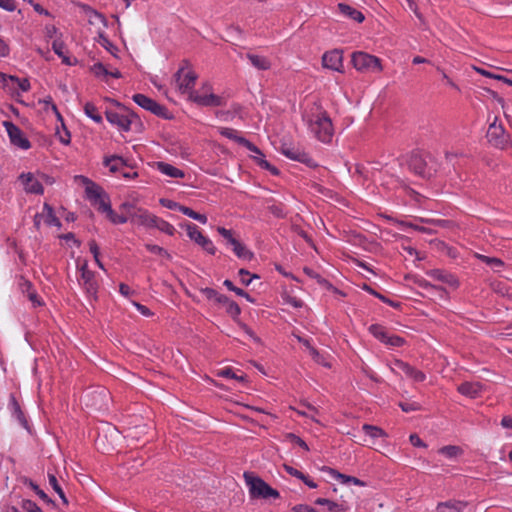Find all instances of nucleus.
<instances>
[{
  "label": "nucleus",
  "mask_w": 512,
  "mask_h": 512,
  "mask_svg": "<svg viewBox=\"0 0 512 512\" xmlns=\"http://www.w3.org/2000/svg\"><path fill=\"white\" fill-rule=\"evenodd\" d=\"M157 169L171 178H183L185 176L182 170L166 162H157Z\"/></svg>",
  "instance_id": "393cba45"
},
{
  "label": "nucleus",
  "mask_w": 512,
  "mask_h": 512,
  "mask_svg": "<svg viewBox=\"0 0 512 512\" xmlns=\"http://www.w3.org/2000/svg\"><path fill=\"white\" fill-rule=\"evenodd\" d=\"M368 330L375 338H377L378 340H380L383 343H385V341L389 335L387 333V331L385 330V328L379 324L370 325Z\"/></svg>",
  "instance_id": "a19ab883"
},
{
  "label": "nucleus",
  "mask_w": 512,
  "mask_h": 512,
  "mask_svg": "<svg viewBox=\"0 0 512 512\" xmlns=\"http://www.w3.org/2000/svg\"><path fill=\"white\" fill-rule=\"evenodd\" d=\"M438 452L448 459H455L463 454L462 448L455 445L443 446L442 448L439 449Z\"/></svg>",
  "instance_id": "f704fd0d"
},
{
  "label": "nucleus",
  "mask_w": 512,
  "mask_h": 512,
  "mask_svg": "<svg viewBox=\"0 0 512 512\" xmlns=\"http://www.w3.org/2000/svg\"><path fill=\"white\" fill-rule=\"evenodd\" d=\"M426 274L439 281V282H442V283H445L451 287H456L458 286V281L457 279L450 273L442 270V269H432V270H428L426 272Z\"/></svg>",
  "instance_id": "412c9836"
},
{
  "label": "nucleus",
  "mask_w": 512,
  "mask_h": 512,
  "mask_svg": "<svg viewBox=\"0 0 512 512\" xmlns=\"http://www.w3.org/2000/svg\"><path fill=\"white\" fill-rule=\"evenodd\" d=\"M311 133L321 142L330 143L334 135L332 121L326 112H319L307 121Z\"/></svg>",
  "instance_id": "f03ea898"
},
{
  "label": "nucleus",
  "mask_w": 512,
  "mask_h": 512,
  "mask_svg": "<svg viewBox=\"0 0 512 512\" xmlns=\"http://www.w3.org/2000/svg\"><path fill=\"white\" fill-rule=\"evenodd\" d=\"M315 504L326 506L329 511H337V510H339L338 509L339 505L336 502L331 501V500L326 499V498H318L315 501Z\"/></svg>",
  "instance_id": "5fc2aeb1"
},
{
  "label": "nucleus",
  "mask_w": 512,
  "mask_h": 512,
  "mask_svg": "<svg viewBox=\"0 0 512 512\" xmlns=\"http://www.w3.org/2000/svg\"><path fill=\"white\" fill-rule=\"evenodd\" d=\"M48 481H49L50 486L59 495V497L63 500V502L67 503L68 501L65 497V493H64L63 489L61 488V486L57 480V477L52 473H48Z\"/></svg>",
  "instance_id": "c03bdc74"
},
{
  "label": "nucleus",
  "mask_w": 512,
  "mask_h": 512,
  "mask_svg": "<svg viewBox=\"0 0 512 512\" xmlns=\"http://www.w3.org/2000/svg\"><path fill=\"white\" fill-rule=\"evenodd\" d=\"M406 279L409 281H412L415 285L418 287L430 292V293H436L441 298L445 297L446 290L442 288L441 286H436L428 282L426 279L417 276V275H408L406 276Z\"/></svg>",
  "instance_id": "a211bd4d"
},
{
  "label": "nucleus",
  "mask_w": 512,
  "mask_h": 512,
  "mask_svg": "<svg viewBox=\"0 0 512 512\" xmlns=\"http://www.w3.org/2000/svg\"><path fill=\"white\" fill-rule=\"evenodd\" d=\"M52 49L56 55H58L59 57H62L64 54V50H65V44L59 38L54 39V41L52 42Z\"/></svg>",
  "instance_id": "13d9d810"
},
{
  "label": "nucleus",
  "mask_w": 512,
  "mask_h": 512,
  "mask_svg": "<svg viewBox=\"0 0 512 512\" xmlns=\"http://www.w3.org/2000/svg\"><path fill=\"white\" fill-rule=\"evenodd\" d=\"M11 411L13 416L17 419V421L20 423L21 426L27 427V420L25 418L24 413L22 412L20 405L16 401L14 397H11L10 403Z\"/></svg>",
  "instance_id": "7c9ffc66"
},
{
  "label": "nucleus",
  "mask_w": 512,
  "mask_h": 512,
  "mask_svg": "<svg viewBox=\"0 0 512 512\" xmlns=\"http://www.w3.org/2000/svg\"><path fill=\"white\" fill-rule=\"evenodd\" d=\"M0 7L9 12H12L17 8L14 0H0Z\"/></svg>",
  "instance_id": "774afa93"
},
{
  "label": "nucleus",
  "mask_w": 512,
  "mask_h": 512,
  "mask_svg": "<svg viewBox=\"0 0 512 512\" xmlns=\"http://www.w3.org/2000/svg\"><path fill=\"white\" fill-rule=\"evenodd\" d=\"M220 375L223 376V377H226V378L236 379L238 381H243L244 380V376L243 375L238 376L231 368L223 369L221 371Z\"/></svg>",
  "instance_id": "0e129e2a"
},
{
  "label": "nucleus",
  "mask_w": 512,
  "mask_h": 512,
  "mask_svg": "<svg viewBox=\"0 0 512 512\" xmlns=\"http://www.w3.org/2000/svg\"><path fill=\"white\" fill-rule=\"evenodd\" d=\"M268 211L277 218L286 217V211L282 204H271L268 206Z\"/></svg>",
  "instance_id": "603ef678"
},
{
  "label": "nucleus",
  "mask_w": 512,
  "mask_h": 512,
  "mask_svg": "<svg viewBox=\"0 0 512 512\" xmlns=\"http://www.w3.org/2000/svg\"><path fill=\"white\" fill-rule=\"evenodd\" d=\"M338 9L343 16H345L349 19H352L358 23L363 22L365 19L364 15L361 11H359L345 3H339Z\"/></svg>",
  "instance_id": "b1692460"
},
{
  "label": "nucleus",
  "mask_w": 512,
  "mask_h": 512,
  "mask_svg": "<svg viewBox=\"0 0 512 512\" xmlns=\"http://www.w3.org/2000/svg\"><path fill=\"white\" fill-rule=\"evenodd\" d=\"M188 237L194 241L196 244L201 246L207 253L214 255L217 251L213 242L206 236L202 234L199 228L193 224L188 223L185 225Z\"/></svg>",
  "instance_id": "1a4fd4ad"
},
{
  "label": "nucleus",
  "mask_w": 512,
  "mask_h": 512,
  "mask_svg": "<svg viewBox=\"0 0 512 512\" xmlns=\"http://www.w3.org/2000/svg\"><path fill=\"white\" fill-rule=\"evenodd\" d=\"M232 250L239 259L251 261L254 258V253L241 242H239V244L236 245Z\"/></svg>",
  "instance_id": "72a5a7b5"
},
{
  "label": "nucleus",
  "mask_w": 512,
  "mask_h": 512,
  "mask_svg": "<svg viewBox=\"0 0 512 512\" xmlns=\"http://www.w3.org/2000/svg\"><path fill=\"white\" fill-rule=\"evenodd\" d=\"M9 82L16 84L22 92H27L30 89V82L28 79H20L13 75H6L0 72V86L7 87Z\"/></svg>",
  "instance_id": "4be33fe9"
},
{
  "label": "nucleus",
  "mask_w": 512,
  "mask_h": 512,
  "mask_svg": "<svg viewBox=\"0 0 512 512\" xmlns=\"http://www.w3.org/2000/svg\"><path fill=\"white\" fill-rule=\"evenodd\" d=\"M22 509L25 512H42L41 508L31 500H23L22 501Z\"/></svg>",
  "instance_id": "6e6d98bb"
},
{
  "label": "nucleus",
  "mask_w": 512,
  "mask_h": 512,
  "mask_svg": "<svg viewBox=\"0 0 512 512\" xmlns=\"http://www.w3.org/2000/svg\"><path fill=\"white\" fill-rule=\"evenodd\" d=\"M221 304L226 306V311L233 317L238 316L241 312L239 305L235 301L230 300L228 297L227 301L222 302Z\"/></svg>",
  "instance_id": "09e8293b"
},
{
  "label": "nucleus",
  "mask_w": 512,
  "mask_h": 512,
  "mask_svg": "<svg viewBox=\"0 0 512 512\" xmlns=\"http://www.w3.org/2000/svg\"><path fill=\"white\" fill-rule=\"evenodd\" d=\"M104 165L109 168L111 172H117L124 166V161L119 156H111L104 160Z\"/></svg>",
  "instance_id": "4c0bfd02"
},
{
  "label": "nucleus",
  "mask_w": 512,
  "mask_h": 512,
  "mask_svg": "<svg viewBox=\"0 0 512 512\" xmlns=\"http://www.w3.org/2000/svg\"><path fill=\"white\" fill-rule=\"evenodd\" d=\"M257 156H255V159L257 160V163L259 164V166L263 169H266L268 171H270L272 174L274 175H277L278 174V170L277 168H275L274 166H272L268 161H266L264 159V155H260V154H256Z\"/></svg>",
  "instance_id": "3c124183"
},
{
  "label": "nucleus",
  "mask_w": 512,
  "mask_h": 512,
  "mask_svg": "<svg viewBox=\"0 0 512 512\" xmlns=\"http://www.w3.org/2000/svg\"><path fill=\"white\" fill-rule=\"evenodd\" d=\"M486 138L489 144L496 149L508 150L512 147L511 135L506 131L502 123H498L497 117L490 123Z\"/></svg>",
  "instance_id": "7ed1b4c3"
},
{
  "label": "nucleus",
  "mask_w": 512,
  "mask_h": 512,
  "mask_svg": "<svg viewBox=\"0 0 512 512\" xmlns=\"http://www.w3.org/2000/svg\"><path fill=\"white\" fill-rule=\"evenodd\" d=\"M24 484L28 485L41 499L47 500V494L39 488L37 484L29 479H25Z\"/></svg>",
  "instance_id": "4d7b16f0"
},
{
  "label": "nucleus",
  "mask_w": 512,
  "mask_h": 512,
  "mask_svg": "<svg viewBox=\"0 0 512 512\" xmlns=\"http://www.w3.org/2000/svg\"><path fill=\"white\" fill-rule=\"evenodd\" d=\"M284 470L291 476L296 477L300 480H303L305 477V474L301 471L297 470L296 468L290 466V465H284Z\"/></svg>",
  "instance_id": "338daca9"
},
{
  "label": "nucleus",
  "mask_w": 512,
  "mask_h": 512,
  "mask_svg": "<svg viewBox=\"0 0 512 512\" xmlns=\"http://www.w3.org/2000/svg\"><path fill=\"white\" fill-rule=\"evenodd\" d=\"M484 385L480 382H463L457 387V391L466 397L477 398L483 393Z\"/></svg>",
  "instance_id": "f3484780"
},
{
  "label": "nucleus",
  "mask_w": 512,
  "mask_h": 512,
  "mask_svg": "<svg viewBox=\"0 0 512 512\" xmlns=\"http://www.w3.org/2000/svg\"><path fill=\"white\" fill-rule=\"evenodd\" d=\"M281 153L291 160L305 163L309 166L315 165L313 159L309 156V154L297 147L283 145L281 148Z\"/></svg>",
  "instance_id": "2eb2a0df"
},
{
  "label": "nucleus",
  "mask_w": 512,
  "mask_h": 512,
  "mask_svg": "<svg viewBox=\"0 0 512 512\" xmlns=\"http://www.w3.org/2000/svg\"><path fill=\"white\" fill-rule=\"evenodd\" d=\"M362 429L371 438L387 437L386 432L378 426L364 424Z\"/></svg>",
  "instance_id": "ea45409f"
},
{
  "label": "nucleus",
  "mask_w": 512,
  "mask_h": 512,
  "mask_svg": "<svg viewBox=\"0 0 512 512\" xmlns=\"http://www.w3.org/2000/svg\"><path fill=\"white\" fill-rule=\"evenodd\" d=\"M19 178L27 193L42 194L44 192L42 184L34 177L32 173L21 174Z\"/></svg>",
  "instance_id": "aec40b11"
},
{
  "label": "nucleus",
  "mask_w": 512,
  "mask_h": 512,
  "mask_svg": "<svg viewBox=\"0 0 512 512\" xmlns=\"http://www.w3.org/2000/svg\"><path fill=\"white\" fill-rule=\"evenodd\" d=\"M44 218V222L48 225V226H61V222L60 220L55 216L54 214V211L52 209V207L48 204H44L43 206V212L42 214H37L35 216V225L36 226H39L40 224V221L38 220L39 218Z\"/></svg>",
  "instance_id": "5701e85b"
},
{
  "label": "nucleus",
  "mask_w": 512,
  "mask_h": 512,
  "mask_svg": "<svg viewBox=\"0 0 512 512\" xmlns=\"http://www.w3.org/2000/svg\"><path fill=\"white\" fill-rule=\"evenodd\" d=\"M147 111L163 119L172 118V114L170 113V111L165 106L157 103L155 100L152 101V104L149 106Z\"/></svg>",
  "instance_id": "c756f323"
},
{
  "label": "nucleus",
  "mask_w": 512,
  "mask_h": 512,
  "mask_svg": "<svg viewBox=\"0 0 512 512\" xmlns=\"http://www.w3.org/2000/svg\"><path fill=\"white\" fill-rule=\"evenodd\" d=\"M197 74L188 67L182 66L175 74L177 87L181 93H187L189 98L194 90Z\"/></svg>",
  "instance_id": "423d86ee"
},
{
  "label": "nucleus",
  "mask_w": 512,
  "mask_h": 512,
  "mask_svg": "<svg viewBox=\"0 0 512 512\" xmlns=\"http://www.w3.org/2000/svg\"><path fill=\"white\" fill-rule=\"evenodd\" d=\"M3 126L9 136L11 143L21 149L27 150L31 144L29 140L24 136L21 129L10 121H4Z\"/></svg>",
  "instance_id": "f8f14e48"
},
{
  "label": "nucleus",
  "mask_w": 512,
  "mask_h": 512,
  "mask_svg": "<svg viewBox=\"0 0 512 512\" xmlns=\"http://www.w3.org/2000/svg\"><path fill=\"white\" fill-rule=\"evenodd\" d=\"M107 121L116 126L119 130L128 132L131 130V124L135 119H137V115L130 111L125 110L123 113L108 110L105 113Z\"/></svg>",
  "instance_id": "0eeeda50"
},
{
  "label": "nucleus",
  "mask_w": 512,
  "mask_h": 512,
  "mask_svg": "<svg viewBox=\"0 0 512 512\" xmlns=\"http://www.w3.org/2000/svg\"><path fill=\"white\" fill-rule=\"evenodd\" d=\"M391 371L395 374H398V371H401L415 382H423L426 379V375L422 371L400 359H396L392 362Z\"/></svg>",
  "instance_id": "9b49d317"
},
{
  "label": "nucleus",
  "mask_w": 512,
  "mask_h": 512,
  "mask_svg": "<svg viewBox=\"0 0 512 512\" xmlns=\"http://www.w3.org/2000/svg\"><path fill=\"white\" fill-rule=\"evenodd\" d=\"M145 247L152 254L159 255L160 257L165 258L166 260L172 259L171 254L163 247H160L155 244H146Z\"/></svg>",
  "instance_id": "a18cd8bd"
},
{
  "label": "nucleus",
  "mask_w": 512,
  "mask_h": 512,
  "mask_svg": "<svg viewBox=\"0 0 512 512\" xmlns=\"http://www.w3.org/2000/svg\"><path fill=\"white\" fill-rule=\"evenodd\" d=\"M85 186V196L89 202L97 207V210L104 213L113 224H124L128 221V216L117 214L111 207L110 198L104 189L86 176L77 175L75 177Z\"/></svg>",
  "instance_id": "f257e3e1"
},
{
  "label": "nucleus",
  "mask_w": 512,
  "mask_h": 512,
  "mask_svg": "<svg viewBox=\"0 0 512 512\" xmlns=\"http://www.w3.org/2000/svg\"><path fill=\"white\" fill-rule=\"evenodd\" d=\"M160 204L165 207V208H168V209H171V210H178L180 212V208H184V205H181L173 200H170V199H160Z\"/></svg>",
  "instance_id": "680f3d73"
},
{
  "label": "nucleus",
  "mask_w": 512,
  "mask_h": 512,
  "mask_svg": "<svg viewBox=\"0 0 512 512\" xmlns=\"http://www.w3.org/2000/svg\"><path fill=\"white\" fill-rule=\"evenodd\" d=\"M202 89L205 90L204 94H201L199 91L191 92V97L189 99L204 107H218L223 105L222 97L211 92L212 88L210 84H204Z\"/></svg>",
  "instance_id": "6e6552de"
},
{
  "label": "nucleus",
  "mask_w": 512,
  "mask_h": 512,
  "mask_svg": "<svg viewBox=\"0 0 512 512\" xmlns=\"http://www.w3.org/2000/svg\"><path fill=\"white\" fill-rule=\"evenodd\" d=\"M218 132L223 137L231 139V140L235 141L236 143L246 147L249 151H251L255 154L262 155L261 150L256 145H254L249 140H247L246 138L239 136L237 130H235L233 128H228V127H219Z\"/></svg>",
  "instance_id": "4468645a"
},
{
  "label": "nucleus",
  "mask_w": 512,
  "mask_h": 512,
  "mask_svg": "<svg viewBox=\"0 0 512 512\" xmlns=\"http://www.w3.org/2000/svg\"><path fill=\"white\" fill-rule=\"evenodd\" d=\"M79 285L85 292L90 302L96 301L98 296V282L94 272H86L83 277L78 279Z\"/></svg>",
  "instance_id": "ddd939ff"
},
{
  "label": "nucleus",
  "mask_w": 512,
  "mask_h": 512,
  "mask_svg": "<svg viewBox=\"0 0 512 512\" xmlns=\"http://www.w3.org/2000/svg\"><path fill=\"white\" fill-rule=\"evenodd\" d=\"M408 6L410 10L413 11L417 19L420 21L421 25H426V21L422 13L419 11L417 4L413 0H407Z\"/></svg>",
  "instance_id": "052dcab7"
},
{
  "label": "nucleus",
  "mask_w": 512,
  "mask_h": 512,
  "mask_svg": "<svg viewBox=\"0 0 512 512\" xmlns=\"http://www.w3.org/2000/svg\"><path fill=\"white\" fill-rule=\"evenodd\" d=\"M399 407L403 412L409 413L413 411H418L421 409V406L418 402H399Z\"/></svg>",
  "instance_id": "864d4df0"
},
{
  "label": "nucleus",
  "mask_w": 512,
  "mask_h": 512,
  "mask_svg": "<svg viewBox=\"0 0 512 512\" xmlns=\"http://www.w3.org/2000/svg\"><path fill=\"white\" fill-rule=\"evenodd\" d=\"M201 293L208 299V300H213L217 303H222V302H226L227 301V296L223 295V294H220L218 293L215 289L213 288H204L201 290Z\"/></svg>",
  "instance_id": "58836bf2"
},
{
  "label": "nucleus",
  "mask_w": 512,
  "mask_h": 512,
  "mask_svg": "<svg viewBox=\"0 0 512 512\" xmlns=\"http://www.w3.org/2000/svg\"><path fill=\"white\" fill-rule=\"evenodd\" d=\"M322 471L327 473L332 479L339 481L342 484H348L349 476L340 473L339 471L331 468V467H323Z\"/></svg>",
  "instance_id": "37998d69"
},
{
  "label": "nucleus",
  "mask_w": 512,
  "mask_h": 512,
  "mask_svg": "<svg viewBox=\"0 0 512 512\" xmlns=\"http://www.w3.org/2000/svg\"><path fill=\"white\" fill-rule=\"evenodd\" d=\"M84 113L87 117L93 120L95 123L100 124L103 122V118L98 111V108L91 102H87L84 105Z\"/></svg>",
  "instance_id": "473e14b6"
},
{
  "label": "nucleus",
  "mask_w": 512,
  "mask_h": 512,
  "mask_svg": "<svg viewBox=\"0 0 512 512\" xmlns=\"http://www.w3.org/2000/svg\"><path fill=\"white\" fill-rule=\"evenodd\" d=\"M298 340L309 348L310 354L315 362L323 365L324 367H330V363L325 359V357L321 355L314 347H311L307 340H303L301 338H298Z\"/></svg>",
  "instance_id": "c9c22d12"
},
{
  "label": "nucleus",
  "mask_w": 512,
  "mask_h": 512,
  "mask_svg": "<svg viewBox=\"0 0 512 512\" xmlns=\"http://www.w3.org/2000/svg\"><path fill=\"white\" fill-rule=\"evenodd\" d=\"M152 228H157L161 232H163L167 235H170V236L174 235V233L176 231L175 227L172 224H170L166 220H163L157 216H155Z\"/></svg>",
  "instance_id": "2f4dec72"
},
{
  "label": "nucleus",
  "mask_w": 512,
  "mask_h": 512,
  "mask_svg": "<svg viewBox=\"0 0 512 512\" xmlns=\"http://www.w3.org/2000/svg\"><path fill=\"white\" fill-rule=\"evenodd\" d=\"M244 479L249 488L251 497L268 499L278 498L280 496L276 489L269 486L264 480L255 476L253 473L245 472Z\"/></svg>",
  "instance_id": "20e7f679"
},
{
  "label": "nucleus",
  "mask_w": 512,
  "mask_h": 512,
  "mask_svg": "<svg viewBox=\"0 0 512 512\" xmlns=\"http://www.w3.org/2000/svg\"><path fill=\"white\" fill-rule=\"evenodd\" d=\"M217 232L224 238L226 241V245L230 246L232 249L239 244V240L236 239L231 230L226 229L225 227H218Z\"/></svg>",
  "instance_id": "e433bc0d"
},
{
  "label": "nucleus",
  "mask_w": 512,
  "mask_h": 512,
  "mask_svg": "<svg viewBox=\"0 0 512 512\" xmlns=\"http://www.w3.org/2000/svg\"><path fill=\"white\" fill-rule=\"evenodd\" d=\"M223 284L228 290L233 291L238 296L246 295V292L243 289L236 287L231 280L226 279Z\"/></svg>",
  "instance_id": "e2e57ef3"
},
{
  "label": "nucleus",
  "mask_w": 512,
  "mask_h": 512,
  "mask_svg": "<svg viewBox=\"0 0 512 512\" xmlns=\"http://www.w3.org/2000/svg\"><path fill=\"white\" fill-rule=\"evenodd\" d=\"M247 58L249 59L251 65H253L258 70H268L271 66L270 61L264 56L249 53L247 54Z\"/></svg>",
  "instance_id": "bb28decb"
},
{
  "label": "nucleus",
  "mask_w": 512,
  "mask_h": 512,
  "mask_svg": "<svg viewBox=\"0 0 512 512\" xmlns=\"http://www.w3.org/2000/svg\"><path fill=\"white\" fill-rule=\"evenodd\" d=\"M132 99L137 105L145 110L149 108L153 101L152 98H149L148 96L140 93L133 95Z\"/></svg>",
  "instance_id": "de8ad7c7"
},
{
  "label": "nucleus",
  "mask_w": 512,
  "mask_h": 512,
  "mask_svg": "<svg viewBox=\"0 0 512 512\" xmlns=\"http://www.w3.org/2000/svg\"><path fill=\"white\" fill-rule=\"evenodd\" d=\"M91 72L102 80H106L109 74V70L100 62L95 63L91 66Z\"/></svg>",
  "instance_id": "49530a36"
},
{
  "label": "nucleus",
  "mask_w": 512,
  "mask_h": 512,
  "mask_svg": "<svg viewBox=\"0 0 512 512\" xmlns=\"http://www.w3.org/2000/svg\"><path fill=\"white\" fill-rule=\"evenodd\" d=\"M408 166L411 171L423 178H430L436 171L428 165L426 159L420 154H412Z\"/></svg>",
  "instance_id": "9d476101"
},
{
  "label": "nucleus",
  "mask_w": 512,
  "mask_h": 512,
  "mask_svg": "<svg viewBox=\"0 0 512 512\" xmlns=\"http://www.w3.org/2000/svg\"><path fill=\"white\" fill-rule=\"evenodd\" d=\"M465 504L460 501H446L438 503L436 512H462Z\"/></svg>",
  "instance_id": "a878e982"
},
{
  "label": "nucleus",
  "mask_w": 512,
  "mask_h": 512,
  "mask_svg": "<svg viewBox=\"0 0 512 512\" xmlns=\"http://www.w3.org/2000/svg\"><path fill=\"white\" fill-rule=\"evenodd\" d=\"M238 276H239L240 282L245 286L250 285V283L252 282V280L254 278H259V276L256 274L251 275L250 272L246 269H240L238 271Z\"/></svg>",
  "instance_id": "8fccbe9b"
},
{
  "label": "nucleus",
  "mask_w": 512,
  "mask_h": 512,
  "mask_svg": "<svg viewBox=\"0 0 512 512\" xmlns=\"http://www.w3.org/2000/svg\"><path fill=\"white\" fill-rule=\"evenodd\" d=\"M155 215L149 213L147 210L137 208L130 213V221L134 224L152 228Z\"/></svg>",
  "instance_id": "6ab92c4d"
},
{
  "label": "nucleus",
  "mask_w": 512,
  "mask_h": 512,
  "mask_svg": "<svg viewBox=\"0 0 512 512\" xmlns=\"http://www.w3.org/2000/svg\"><path fill=\"white\" fill-rule=\"evenodd\" d=\"M147 111L163 119L172 118V114L170 113V111L165 106L157 103L155 100L152 101V104L149 106Z\"/></svg>",
  "instance_id": "c85d7f7f"
},
{
  "label": "nucleus",
  "mask_w": 512,
  "mask_h": 512,
  "mask_svg": "<svg viewBox=\"0 0 512 512\" xmlns=\"http://www.w3.org/2000/svg\"><path fill=\"white\" fill-rule=\"evenodd\" d=\"M475 257L479 259L481 262L490 266L495 272H500L501 268H503L505 265L500 258L489 257L482 254H476Z\"/></svg>",
  "instance_id": "cd10ccee"
},
{
  "label": "nucleus",
  "mask_w": 512,
  "mask_h": 512,
  "mask_svg": "<svg viewBox=\"0 0 512 512\" xmlns=\"http://www.w3.org/2000/svg\"><path fill=\"white\" fill-rule=\"evenodd\" d=\"M18 284L22 293L27 294L29 291L33 290L32 283L29 280L25 279L24 277H20Z\"/></svg>",
  "instance_id": "69168bd1"
},
{
  "label": "nucleus",
  "mask_w": 512,
  "mask_h": 512,
  "mask_svg": "<svg viewBox=\"0 0 512 512\" xmlns=\"http://www.w3.org/2000/svg\"><path fill=\"white\" fill-rule=\"evenodd\" d=\"M180 212L183 213L184 215L192 218L193 220L200 222L201 224H206L208 221L206 215L195 212L194 210H192L191 208H189L187 206H184V208H180Z\"/></svg>",
  "instance_id": "79ce46f5"
},
{
  "label": "nucleus",
  "mask_w": 512,
  "mask_h": 512,
  "mask_svg": "<svg viewBox=\"0 0 512 512\" xmlns=\"http://www.w3.org/2000/svg\"><path fill=\"white\" fill-rule=\"evenodd\" d=\"M385 344L391 347H401L404 344V339L397 335H388Z\"/></svg>",
  "instance_id": "bf43d9fd"
},
{
  "label": "nucleus",
  "mask_w": 512,
  "mask_h": 512,
  "mask_svg": "<svg viewBox=\"0 0 512 512\" xmlns=\"http://www.w3.org/2000/svg\"><path fill=\"white\" fill-rule=\"evenodd\" d=\"M322 63L325 68L342 72L343 71V57L339 50H332L324 53Z\"/></svg>",
  "instance_id": "dca6fc26"
},
{
  "label": "nucleus",
  "mask_w": 512,
  "mask_h": 512,
  "mask_svg": "<svg viewBox=\"0 0 512 512\" xmlns=\"http://www.w3.org/2000/svg\"><path fill=\"white\" fill-rule=\"evenodd\" d=\"M351 61L354 68L361 73L381 72L383 69L378 57L363 51L353 52Z\"/></svg>",
  "instance_id": "39448f33"
}]
</instances>
